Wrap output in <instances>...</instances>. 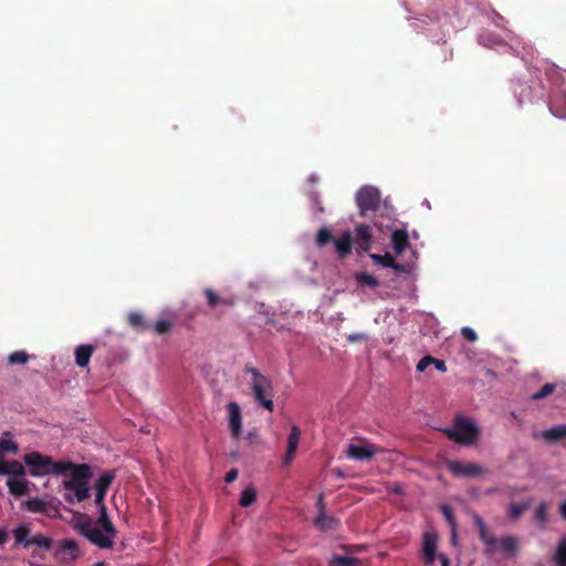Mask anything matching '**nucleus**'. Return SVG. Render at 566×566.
Segmentation results:
<instances>
[{
    "mask_svg": "<svg viewBox=\"0 0 566 566\" xmlns=\"http://www.w3.org/2000/svg\"><path fill=\"white\" fill-rule=\"evenodd\" d=\"M114 478L112 472H106L95 482V504L99 512L98 518L94 521L85 514H76L72 521L75 531L103 549L112 548L116 536V528L111 522L104 504L105 495Z\"/></svg>",
    "mask_w": 566,
    "mask_h": 566,
    "instance_id": "f257e3e1",
    "label": "nucleus"
},
{
    "mask_svg": "<svg viewBox=\"0 0 566 566\" xmlns=\"http://www.w3.org/2000/svg\"><path fill=\"white\" fill-rule=\"evenodd\" d=\"M62 482L64 500L70 504L81 503L91 496V468L87 464L69 462L67 472Z\"/></svg>",
    "mask_w": 566,
    "mask_h": 566,
    "instance_id": "f03ea898",
    "label": "nucleus"
},
{
    "mask_svg": "<svg viewBox=\"0 0 566 566\" xmlns=\"http://www.w3.org/2000/svg\"><path fill=\"white\" fill-rule=\"evenodd\" d=\"M244 373L251 376L250 387L254 399L266 410L273 411L274 391L271 379L251 366H247Z\"/></svg>",
    "mask_w": 566,
    "mask_h": 566,
    "instance_id": "7ed1b4c3",
    "label": "nucleus"
},
{
    "mask_svg": "<svg viewBox=\"0 0 566 566\" xmlns=\"http://www.w3.org/2000/svg\"><path fill=\"white\" fill-rule=\"evenodd\" d=\"M23 460L32 476L59 475L67 472L69 462H55L51 457L36 451L25 454Z\"/></svg>",
    "mask_w": 566,
    "mask_h": 566,
    "instance_id": "20e7f679",
    "label": "nucleus"
},
{
    "mask_svg": "<svg viewBox=\"0 0 566 566\" xmlns=\"http://www.w3.org/2000/svg\"><path fill=\"white\" fill-rule=\"evenodd\" d=\"M450 440L457 443L470 446L479 438V428L475 422L467 417H457L453 428L444 430Z\"/></svg>",
    "mask_w": 566,
    "mask_h": 566,
    "instance_id": "39448f33",
    "label": "nucleus"
},
{
    "mask_svg": "<svg viewBox=\"0 0 566 566\" xmlns=\"http://www.w3.org/2000/svg\"><path fill=\"white\" fill-rule=\"evenodd\" d=\"M356 203L365 216L368 211H375L380 205V192L376 187L364 186L356 193Z\"/></svg>",
    "mask_w": 566,
    "mask_h": 566,
    "instance_id": "423d86ee",
    "label": "nucleus"
},
{
    "mask_svg": "<svg viewBox=\"0 0 566 566\" xmlns=\"http://www.w3.org/2000/svg\"><path fill=\"white\" fill-rule=\"evenodd\" d=\"M370 258L375 263L380 264L384 268H390L397 272L409 273L413 269L418 255L416 251H409V258L403 263L396 262L395 258L390 253H386L384 255L371 254Z\"/></svg>",
    "mask_w": 566,
    "mask_h": 566,
    "instance_id": "0eeeda50",
    "label": "nucleus"
},
{
    "mask_svg": "<svg viewBox=\"0 0 566 566\" xmlns=\"http://www.w3.org/2000/svg\"><path fill=\"white\" fill-rule=\"evenodd\" d=\"M438 535L433 531H427L422 535L421 555L426 566H432L438 559Z\"/></svg>",
    "mask_w": 566,
    "mask_h": 566,
    "instance_id": "6e6552de",
    "label": "nucleus"
},
{
    "mask_svg": "<svg viewBox=\"0 0 566 566\" xmlns=\"http://www.w3.org/2000/svg\"><path fill=\"white\" fill-rule=\"evenodd\" d=\"M228 421L231 434L234 439H239L242 432V412L240 406L231 401L227 405Z\"/></svg>",
    "mask_w": 566,
    "mask_h": 566,
    "instance_id": "1a4fd4ad",
    "label": "nucleus"
},
{
    "mask_svg": "<svg viewBox=\"0 0 566 566\" xmlns=\"http://www.w3.org/2000/svg\"><path fill=\"white\" fill-rule=\"evenodd\" d=\"M317 506L319 510V515L314 520L315 527L322 532H328V531L336 530L339 525V521L333 516L325 514L324 500H323L322 495L318 496Z\"/></svg>",
    "mask_w": 566,
    "mask_h": 566,
    "instance_id": "9d476101",
    "label": "nucleus"
},
{
    "mask_svg": "<svg viewBox=\"0 0 566 566\" xmlns=\"http://www.w3.org/2000/svg\"><path fill=\"white\" fill-rule=\"evenodd\" d=\"M447 468L458 476H475L483 472L480 465L472 462L449 461Z\"/></svg>",
    "mask_w": 566,
    "mask_h": 566,
    "instance_id": "9b49d317",
    "label": "nucleus"
},
{
    "mask_svg": "<svg viewBox=\"0 0 566 566\" xmlns=\"http://www.w3.org/2000/svg\"><path fill=\"white\" fill-rule=\"evenodd\" d=\"M380 449L371 443L350 444L347 455L354 460L364 461L371 459Z\"/></svg>",
    "mask_w": 566,
    "mask_h": 566,
    "instance_id": "f8f14e48",
    "label": "nucleus"
},
{
    "mask_svg": "<svg viewBox=\"0 0 566 566\" xmlns=\"http://www.w3.org/2000/svg\"><path fill=\"white\" fill-rule=\"evenodd\" d=\"M301 439V429L297 426H292L291 432L287 438V449L285 457L283 458V465H290L295 452L297 450L298 443Z\"/></svg>",
    "mask_w": 566,
    "mask_h": 566,
    "instance_id": "ddd939ff",
    "label": "nucleus"
},
{
    "mask_svg": "<svg viewBox=\"0 0 566 566\" xmlns=\"http://www.w3.org/2000/svg\"><path fill=\"white\" fill-rule=\"evenodd\" d=\"M549 111L558 118L566 117V94L563 92L554 93L548 103Z\"/></svg>",
    "mask_w": 566,
    "mask_h": 566,
    "instance_id": "4468645a",
    "label": "nucleus"
},
{
    "mask_svg": "<svg viewBox=\"0 0 566 566\" xmlns=\"http://www.w3.org/2000/svg\"><path fill=\"white\" fill-rule=\"evenodd\" d=\"M335 250L339 256L344 258L352 252L353 237L349 230L343 231L338 238L334 240Z\"/></svg>",
    "mask_w": 566,
    "mask_h": 566,
    "instance_id": "2eb2a0df",
    "label": "nucleus"
},
{
    "mask_svg": "<svg viewBox=\"0 0 566 566\" xmlns=\"http://www.w3.org/2000/svg\"><path fill=\"white\" fill-rule=\"evenodd\" d=\"M392 249L396 255H402L403 252L410 250L408 234L405 230H395L391 237Z\"/></svg>",
    "mask_w": 566,
    "mask_h": 566,
    "instance_id": "dca6fc26",
    "label": "nucleus"
},
{
    "mask_svg": "<svg viewBox=\"0 0 566 566\" xmlns=\"http://www.w3.org/2000/svg\"><path fill=\"white\" fill-rule=\"evenodd\" d=\"M23 476H11L7 480V486L12 495L21 496L29 492V482Z\"/></svg>",
    "mask_w": 566,
    "mask_h": 566,
    "instance_id": "f3484780",
    "label": "nucleus"
},
{
    "mask_svg": "<svg viewBox=\"0 0 566 566\" xmlns=\"http://www.w3.org/2000/svg\"><path fill=\"white\" fill-rule=\"evenodd\" d=\"M371 231L369 226L359 224L356 228V244L363 251H368L371 245Z\"/></svg>",
    "mask_w": 566,
    "mask_h": 566,
    "instance_id": "a211bd4d",
    "label": "nucleus"
},
{
    "mask_svg": "<svg viewBox=\"0 0 566 566\" xmlns=\"http://www.w3.org/2000/svg\"><path fill=\"white\" fill-rule=\"evenodd\" d=\"M21 506L32 513H48L51 507V502L39 497H31L23 501Z\"/></svg>",
    "mask_w": 566,
    "mask_h": 566,
    "instance_id": "6ab92c4d",
    "label": "nucleus"
},
{
    "mask_svg": "<svg viewBox=\"0 0 566 566\" xmlns=\"http://www.w3.org/2000/svg\"><path fill=\"white\" fill-rule=\"evenodd\" d=\"M57 554L63 560H74L78 557V547L75 541L65 539L61 543Z\"/></svg>",
    "mask_w": 566,
    "mask_h": 566,
    "instance_id": "aec40b11",
    "label": "nucleus"
},
{
    "mask_svg": "<svg viewBox=\"0 0 566 566\" xmlns=\"http://www.w3.org/2000/svg\"><path fill=\"white\" fill-rule=\"evenodd\" d=\"M25 471L23 465L15 460L4 462L2 460L0 464V474L11 476L24 475Z\"/></svg>",
    "mask_w": 566,
    "mask_h": 566,
    "instance_id": "412c9836",
    "label": "nucleus"
},
{
    "mask_svg": "<svg viewBox=\"0 0 566 566\" xmlns=\"http://www.w3.org/2000/svg\"><path fill=\"white\" fill-rule=\"evenodd\" d=\"M360 560L352 556L347 551L344 555L333 554L328 560V566H359Z\"/></svg>",
    "mask_w": 566,
    "mask_h": 566,
    "instance_id": "4be33fe9",
    "label": "nucleus"
},
{
    "mask_svg": "<svg viewBox=\"0 0 566 566\" xmlns=\"http://www.w3.org/2000/svg\"><path fill=\"white\" fill-rule=\"evenodd\" d=\"M518 549L517 539L513 536H504L497 539L496 551H502L506 555H514Z\"/></svg>",
    "mask_w": 566,
    "mask_h": 566,
    "instance_id": "5701e85b",
    "label": "nucleus"
},
{
    "mask_svg": "<svg viewBox=\"0 0 566 566\" xmlns=\"http://www.w3.org/2000/svg\"><path fill=\"white\" fill-rule=\"evenodd\" d=\"M541 437L547 442H556L566 438V424H559L541 432Z\"/></svg>",
    "mask_w": 566,
    "mask_h": 566,
    "instance_id": "b1692460",
    "label": "nucleus"
},
{
    "mask_svg": "<svg viewBox=\"0 0 566 566\" xmlns=\"http://www.w3.org/2000/svg\"><path fill=\"white\" fill-rule=\"evenodd\" d=\"M19 448L17 442L13 440V437L10 432H3L0 438V454L3 458L4 453L15 454Z\"/></svg>",
    "mask_w": 566,
    "mask_h": 566,
    "instance_id": "393cba45",
    "label": "nucleus"
},
{
    "mask_svg": "<svg viewBox=\"0 0 566 566\" xmlns=\"http://www.w3.org/2000/svg\"><path fill=\"white\" fill-rule=\"evenodd\" d=\"M94 347L91 345H81L75 349V361L77 366L85 367L88 365Z\"/></svg>",
    "mask_w": 566,
    "mask_h": 566,
    "instance_id": "a878e982",
    "label": "nucleus"
},
{
    "mask_svg": "<svg viewBox=\"0 0 566 566\" xmlns=\"http://www.w3.org/2000/svg\"><path fill=\"white\" fill-rule=\"evenodd\" d=\"M29 527L27 525H20L13 531V535L15 538V543L23 545L24 547H29L31 545V541L29 537Z\"/></svg>",
    "mask_w": 566,
    "mask_h": 566,
    "instance_id": "bb28decb",
    "label": "nucleus"
},
{
    "mask_svg": "<svg viewBox=\"0 0 566 566\" xmlns=\"http://www.w3.org/2000/svg\"><path fill=\"white\" fill-rule=\"evenodd\" d=\"M514 93L518 97L520 103H523V102L533 103L535 99V96L533 95V88L531 86H526L522 83H520L518 86L514 88Z\"/></svg>",
    "mask_w": 566,
    "mask_h": 566,
    "instance_id": "cd10ccee",
    "label": "nucleus"
},
{
    "mask_svg": "<svg viewBox=\"0 0 566 566\" xmlns=\"http://www.w3.org/2000/svg\"><path fill=\"white\" fill-rule=\"evenodd\" d=\"M355 277H356L357 282L364 286L377 287L379 285V281L375 276H373L368 273H365V272L357 273L355 275Z\"/></svg>",
    "mask_w": 566,
    "mask_h": 566,
    "instance_id": "c85d7f7f",
    "label": "nucleus"
},
{
    "mask_svg": "<svg viewBox=\"0 0 566 566\" xmlns=\"http://www.w3.org/2000/svg\"><path fill=\"white\" fill-rule=\"evenodd\" d=\"M256 497V492L253 488L249 486L244 489L240 496V505L243 507L250 506Z\"/></svg>",
    "mask_w": 566,
    "mask_h": 566,
    "instance_id": "c756f323",
    "label": "nucleus"
},
{
    "mask_svg": "<svg viewBox=\"0 0 566 566\" xmlns=\"http://www.w3.org/2000/svg\"><path fill=\"white\" fill-rule=\"evenodd\" d=\"M480 534V538L483 541V543L486 545V548L489 552H495L496 551V543H497V539L490 535L486 527L481 530L479 532Z\"/></svg>",
    "mask_w": 566,
    "mask_h": 566,
    "instance_id": "7c9ffc66",
    "label": "nucleus"
},
{
    "mask_svg": "<svg viewBox=\"0 0 566 566\" xmlns=\"http://www.w3.org/2000/svg\"><path fill=\"white\" fill-rule=\"evenodd\" d=\"M528 507L530 502L512 503L510 505V516L514 520L518 518Z\"/></svg>",
    "mask_w": 566,
    "mask_h": 566,
    "instance_id": "2f4dec72",
    "label": "nucleus"
},
{
    "mask_svg": "<svg viewBox=\"0 0 566 566\" xmlns=\"http://www.w3.org/2000/svg\"><path fill=\"white\" fill-rule=\"evenodd\" d=\"M534 517L539 524H546L547 517V504L541 503L534 511Z\"/></svg>",
    "mask_w": 566,
    "mask_h": 566,
    "instance_id": "473e14b6",
    "label": "nucleus"
},
{
    "mask_svg": "<svg viewBox=\"0 0 566 566\" xmlns=\"http://www.w3.org/2000/svg\"><path fill=\"white\" fill-rule=\"evenodd\" d=\"M331 240H332V233L328 228H322L318 230L317 237H316L317 245L323 247L326 243H328Z\"/></svg>",
    "mask_w": 566,
    "mask_h": 566,
    "instance_id": "72a5a7b5",
    "label": "nucleus"
},
{
    "mask_svg": "<svg viewBox=\"0 0 566 566\" xmlns=\"http://www.w3.org/2000/svg\"><path fill=\"white\" fill-rule=\"evenodd\" d=\"M555 559L560 566H566V538L559 543Z\"/></svg>",
    "mask_w": 566,
    "mask_h": 566,
    "instance_id": "f704fd0d",
    "label": "nucleus"
},
{
    "mask_svg": "<svg viewBox=\"0 0 566 566\" xmlns=\"http://www.w3.org/2000/svg\"><path fill=\"white\" fill-rule=\"evenodd\" d=\"M555 390V385L553 384H545L538 391H536L532 398L534 400L543 399L547 396H549Z\"/></svg>",
    "mask_w": 566,
    "mask_h": 566,
    "instance_id": "c9c22d12",
    "label": "nucleus"
},
{
    "mask_svg": "<svg viewBox=\"0 0 566 566\" xmlns=\"http://www.w3.org/2000/svg\"><path fill=\"white\" fill-rule=\"evenodd\" d=\"M8 360L11 365L14 364H25L28 361V355L25 352L19 350L13 352L9 355Z\"/></svg>",
    "mask_w": 566,
    "mask_h": 566,
    "instance_id": "e433bc0d",
    "label": "nucleus"
},
{
    "mask_svg": "<svg viewBox=\"0 0 566 566\" xmlns=\"http://www.w3.org/2000/svg\"><path fill=\"white\" fill-rule=\"evenodd\" d=\"M31 545H36L41 548L49 549L51 547L52 541L49 537L38 535L30 538Z\"/></svg>",
    "mask_w": 566,
    "mask_h": 566,
    "instance_id": "4c0bfd02",
    "label": "nucleus"
},
{
    "mask_svg": "<svg viewBox=\"0 0 566 566\" xmlns=\"http://www.w3.org/2000/svg\"><path fill=\"white\" fill-rule=\"evenodd\" d=\"M129 324L133 327L143 328V326H144V317H143V315L139 314V313H130L129 314Z\"/></svg>",
    "mask_w": 566,
    "mask_h": 566,
    "instance_id": "58836bf2",
    "label": "nucleus"
},
{
    "mask_svg": "<svg viewBox=\"0 0 566 566\" xmlns=\"http://www.w3.org/2000/svg\"><path fill=\"white\" fill-rule=\"evenodd\" d=\"M432 361H434V358L431 356L421 358L417 364V370L420 373L424 371L430 365H432Z\"/></svg>",
    "mask_w": 566,
    "mask_h": 566,
    "instance_id": "ea45409f",
    "label": "nucleus"
},
{
    "mask_svg": "<svg viewBox=\"0 0 566 566\" xmlns=\"http://www.w3.org/2000/svg\"><path fill=\"white\" fill-rule=\"evenodd\" d=\"M171 328V324L168 321L160 319L156 323L155 329L159 334H165Z\"/></svg>",
    "mask_w": 566,
    "mask_h": 566,
    "instance_id": "a19ab883",
    "label": "nucleus"
},
{
    "mask_svg": "<svg viewBox=\"0 0 566 566\" xmlns=\"http://www.w3.org/2000/svg\"><path fill=\"white\" fill-rule=\"evenodd\" d=\"M205 293L210 306H216L221 302V298L212 290L207 289Z\"/></svg>",
    "mask_w": 566,
    "mask_h": 566,
    "instance_id": "79ce46f5",
    "label": "nucleus"
},
{
    "mask_svg": "<svg viewBox=\"0 0 566 566\" xmlns=\"http://www.w3.org/2000/svg\"><path fill=\"white\" fill-rule=\"evenodd\" d=\"M461 334L463 335V337L470 342H475L476 340V334L475 332L470 328V327H463L461 329Z\"/></svg>",
    "mask_w": 566,
    "mask_h": 566,
    "instance_id": "37998d69",
    "label": "nucleus"
},
{
    "mask_svg": "<svg viewBox=\"0 0 566 566\" xmlns=\"http://www.w3.org/2000/svg\"><path fill=\"white\" fill-rule=\"evenodd\" d=\"M442 513L444 515V517L447 518V521L449 522V524L454 527L455 526V523H454V520H453V514H452V510L450 506L448 505H443L442 506Z\"/></svg>",
    "mask_w": 566,
    "mask_h": 566,
    "instance_id": "c03bdc74",
    "label": "nucleus"
},
{
    "mask_svg": "<svg viewBox=\"0 0 566 566\" xmlns=\"http://www.w3.org/2000/svg\"><path fill=\"white\" fill-rule=\"evenodd\" d=\"M366 339H367V335L364 333H353L347 336V340L349 343H355V342H360V340H366Z\"/></svg>",
    "mask_w": 566,
    "mask_h": 566,
    "instance_id": "a18cd8bd",
    "label": "nucleus"
},
{
    "mask_svg": "<svg viewBox=\"0 0 566 566\" xmlns=\"http://www.w3.org/2000/svg\"><path fill=\"white\" fill-rule=\"evenodd\" d=\"M237 478H238V470H237V469H232V470H230V471L226 474L224 481H226L227 483H231V482H233Z\"/></svg>",
    "mask_w": 566,
    "mask_h": 566,
    "instance_id": "49530a36",
    "label": "nucleus"
},
{
    "mask_svg": "<svg viewBox=\"0 0 566 566\" xmlns=\"http://www.w3.org/2000/svg\"><path fill=\"white\" fill-rule=\"evenodd\" d=\"M438 560L440 562V566H450V559L449 557L443 554V553H440L438 555Z\"/></svg>",
    "mask_w": 566,
    "mask_h": 566,
    "instance_id": "de8ad7c7",
    "label": "nucleus"
},
{
    "mask_svg": "<svg viewBox=\"0 0 566 566\" xmlns=\"http://www.w3.org/2000/svg\"><path fill=\"white\" fill-rule=\"evenodd\" d=\"M432 365L436 366V368L440 371H446L447 370V367H446V364L443 360H440V359H436L434 358V361H432Z\"/></svg>",
    "mask_w": 566,
    "mask_h": 566,
    "instance_id": "09e8293b",
    "label": "nucleus"
},
{
    "mask_svg": "<svg viewBox=\"0 0 566 566\" xmlns=\"http://www.w3.org/2000/svg\"><path fill=\"white\" fill-rule=\"evenodd\" d=\"M9 538L8 533L0 528V545L4 544Z\"/></svg>",
    "mask_w": 566,
    "mask_h": 566,
    "instance_id": "8fccbe9b",
    "label": "nucleus"
},
{
    "mask_svg": "<svg viewBox=\"0 0 566 566\" xmlns=\"http://www.w3.org/2000/svg\"><path fill=\"white\" fill-rule=\"evenodd\" d=\"M559 513H560V516L566 520V501H564L563 503H560L559 505Z\"/></svg>",
    "mask_w": 566,
    "mask_h": 566,
    "instance_id": "3c124183",
    "label": "nucleus"
},
{
    "mask_svg": "<svg viewBox=\"0 0 566 566\" xmlns=\"http://www.w3.org/2000/svg\"><path fill=\"white\" fill-rule=\"evenodd\" d=\"M475 524H476V526L479 528V532L486 527L484 522H483V520L481 517H479V516L475 517Z\"/></svg>",
    "mask_w": 566,
    "mask_h": 566,
    "instance_id": "603ef678",
    "label": "nucleus"
},
{
    "mask_svg": "<svg viewBox=\"0 0 566 566\" xmlns=\"http://www.w3.org/2000/svg\"><path fill=\"white\" fill-rule=\"evenodd\" d=\"M317 179H318V178H317V176H316V175H311V176H310V180H311L312 182H316V181H317Z\"/></svg>",
    "mask_w": 566,
    "mask_h": 566,
    "instance_id": "864d4df0",
    "label": "nucleus"
},
{
    "mask_svg": "<svg viewBox=\"0 0 566 566\" xmlns=\"http://www.w3.org/2000/svg\"><path fill=\"white\" fill-rule=\"evenodd\" d=\"M314 201H315V206H316V208H317V211H318V212H322V211H323V208L316 203V198H314Z\"/></svg>",
    "mask_w": 566,
    "mask_h": 566,
    "instance_id": "5fc2aeb1",
    "label": "nucleus"
}]
</instances>
